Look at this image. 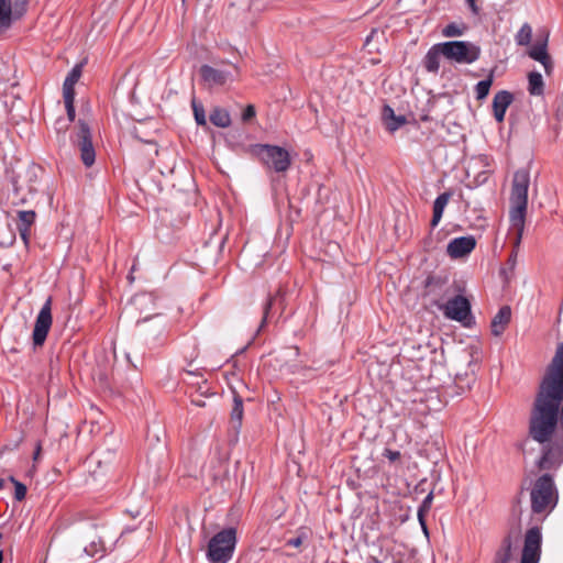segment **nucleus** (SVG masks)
<instances>
[{"label":"nucleus","mask_w":563,"mask_h":563,"mask_svg":"<svg viewBox=\"0 0 563 563\" xmlns=\"http://www.w3.org/2000/svg\"><path fill=\"white\" fill-rule=\"evenodd\" d=\"M63 97H64L65 108H66V112H67V117H68L67 121L70 123L75 120V115H76L75 106H74L75 96L63 95Z\"/></svg>","instance_id":"obj_32"},{"label":"nucleus","mask_w":563,"mask_h":563,"mask_svg":"<svg viewBox=\"0 0 563 563\" xmlns=\"http://www.w3.org/2000/svg\"><path fill=\"white\" fill-rule=\"evenodd\" d=\"M493 81L494 73L490 71L489 76L486 79L481 80L476 84L475 93L477 100H484L488 96Z\"/></svg>","instance_id":"obj_28"},{"label":"nucleus","mask_w":563,"mask_h":563,"mask_svg":"<svg viewBox=\"0 0 563 563\" xmlns=\"http://www.w3.org/2000/svg\"><path fill=\"white\" fill-rule=\"evenodd\" d=\"M532 38V29L530 24L523 23L518 33L516 34V42L518 45H529Z\"/></svg>","instance_id":"obj_31"},{"label":"nucleus","mask_w":563,"mask_h":563,"mask_svg":"<svg viewBox=\"0 0 563 563\" xmlns=\"http://www.w3.org/2000/svg\"><path fill=\"white\" fill-rule=\"evenodd\" d=\"M466 2L468 3L470 8L472 9V11L474 13H477L478 9H477V5L475 3V0H466Z\"/></svg>","instance_id":"obj_42"},{"label":"nucleus","mask_w":563,"mask_h":563,"mask_svg":"<svg viewBox=\"0 0 563 563\" xmlns=\"http://www.w3.org/2000/svg\"><path fill=\"white\" fill-rule=\"evenodd\" d=\"M510 320H511L510 307L503 306L492 320V323H490L492 334L495 336L501 335L505 332Z\"/></svg>","instance_id":"obj_19"},{"label":"nucleus","mask_w":563,"mask_h":563,"mask_svg":"<svg viewBox=\"0 0 563 563\" xmlns=\"http://www.w3.org/2000/svg\"><path fill=\"white\" fill-rule=\"evenodd\" d=\"M200 75L209 87L223 86L233 80V74L225 69L214 68L209 65L200 67Z\"/></svg>","instance_id":"obj_13"},{"label":"nucleus","mask_w":563,"mask_h":563,"mask_svg":"<svg viewBox=\"0 0 563 563\" xmlns=\"http://www.w3.org/2000/svg\"><path fill=\"white\" fill-rule=\"evenodd\" d=\"M81 76V65H75L63 84V95L75 96V85Z\"/></svg>","instance_id":"obj_23"},{"label":"nucleus","mask_w":563,"mask_h":563,"mask_svg":"<svg viewBox=\"0 0 563 563\" xmlns=\"http://www.w3.org/2000/svg\"><path fill=\"white\" fill-rule=\"evenodd\" d=\"M563 398V343L548 365L540 383L529 419L530 437L543 444L538 461L540 470H556L563 463V441H551L559 424V407Z\"/></svg>","instance_id":"obj_1"},{"label":"nucleus","mask_w":563,"mask_h":563,"mask_svg":"<svg viewBox=\"0 0 563 563\" xmlns=\"http://www.w3.org/2000/svg\"><path fill=\"white\" fill-rule=\"evenodd\" d=\"M530 186V172L520 168L515 172L510 190V221L514 228L521 233L528 208V190Z\"/></svg>","instance_id":"obj_2"},{"label":"nucleus","mask_w":563,"mask_h":563,"mask_svg":"<svg viewBox=\"0 0 563 563\" xmlns=\"http://www.w3.org/2000/svg\"><path fill=\"white\" fill-rule=\"evenodd\" d=\"M388 559V553L380 552L379 556H374L373 560L375 563H383Z\"/></svg>","instance_id":"obj_41"},{"label":"nucleus","mask_w":563,"mask_h":563,"mask_svg":"<svg viewBox=\"0 0 563 563\" xmlns=\"http://www.w3.org/2000/svg\"><path fill=\"white\" fill-rule=\"evenodd\" d=\"M209 118L211 123L218 128H228L231 124L230 113L223 108H214Z\"/></svg>","instance_id":"obj_25"},{"label":"nucleus","mask_w":563,"mask_h":563,"mask_svg":"<svg viewBox=\"0 0 563 563\" xmlns=\"http://www.w3.org/2000/svg\"><path fill=\"white\" fill-rule=\"evenodd\" d=\"M531 510L533 514H549L558 504V490L551 475L544 474L537 478L530 490Z\"/></svg>","instance_id":"obj_3"},{"label":"nucleus","mask_w":563,"mask_h":563,"mask_svg":"<svg viewBox=\"0 0 563 563\" xmlns=\"http://www.w3.org/2000/svg\"><path fill=\"white\" fill-rule=\"evenodd\" d=\"M452 197V194L450 191H445L440 194L434 202H433V216L431 219V227L435 228L440 223L444 209L446 205L449 203L450 199Z\"/></svg>","instance_id":"obj_21"},{"label":"nucleus","mask_w":563,"mask_h":563,"mask_svg":"<svg viewBox=\"0 0 563 563\" xmlns=\"http://www.w3.org/2000/svg\"><path fill=\"white\" fill-rule=\"evenodd\" d=\"M380 542H382V547L387 545V541L386 540H382Z\"/></svg>","instance_id":"obj_46"},{"label":"nucleus","mask_w":563,"mask_h":563,"mask_svg":"<svg viewBox=\"0 0 563 563\" xmlns=\"http://www.w3.org/2000/svg\"><path fill=\"white\" fill-rule=\"evenodd\" d=\"M476 246L473 235L455 238L448 244L446 252L452 258H461L470 254Z\"/></svg>","instance_id":"obj_14"},{"label":"nucleus","mask_w":563,"mask_h":563,"mask_svg":"<svg viewBox=\"0 0 563 563\" xmlns=\"http://www.w3.org/2000/svg\"><path fill=\"white\" fill-rule=\"evenodd\" d=\"M253 117H255V108H254V106L249 104V106L244 109V111H243V113H242V119H243L244 121H249V120H250V119H252Z\"/></svg>","instance_id":"obj_38"},{"label":"nucleus","mask_w":563,"mask_h":563,"mask_svg":"<svg viewBox=\"0 0 563 563\" xmlns=\"http://www.w3.org/2000/svg\"><path fill=\"white\" fill-rule=\"evenodd\" d=\"M529 56L539 62L543 67L548 75L551 74L553 69L552 58L548 53V35L542 42L536 43L531 49L529 51Z\"/></svg>","instance_id":"obj_17"},{"label":"nucleus","mask_w":563,"mask_h":563,"mask_svg":"<svg viewBox=\"0 0 563 563\" xmlns=\"http://www.w3.org/2000/svg\"><path fill=\"white\" fill-rule=\"evenodd\" d=\"M542 533L539 527H531L523 538L520 563H539L541 556Z\"/></svg>","instance_id":"obj_10"},{"label":"nucleus","mask_w":563,"mask_h":563,"mask_svg":"<svg viewBox=\"0 0 563 563\" xmlns=\"http://www.w3.org/2000/svg\"><path fill=\"white\" fill-rule=\"evenodd\" d=\"M439 309L443 312L444 317L463 323L464 325H470L473 320L471 312V303L462 295H456L453 298L449 299L443 305H438Z\"/></svg>","instance_id":"obj_8"},{"label":"nucleus","mask_w":563,"mask_h":563,"mask_svg":"<svg viewBox=\"0 0 563 563\" xmlns=\"http://www.w3.org/2000/svg\"><path fill=\"white\" fill-rule=\"evenodd\" d=\"M99 525L95 522H87L80 529V537L82 541L89 540V543L84 547V552L90 556H100L102 558L106 553V545L98 533Z\"/></svg>","instance_id":"obj_11"},{"label":"nucleus","mask_w":563,"mask_h":563,"mask_svg":"<svg viewBox=\"0 0 563 563\" xmlns=\"http://www.w3.org/2000/svg\"><path fill=\"white\" fill-rule=\"evenodd\" d=\"M243 400L239 395H234L233 398V408L231 411V420L234 424V428H240L243 419Z\"/></svg>","instance_id":"obj_27"},{"label":"nucleus","mask_w":563,"mask_h":563,"mask_svg":"<svg viewBox=\"0 0 563 563\" xmlns=\"http://www.w3.org/2000/svg\"><path fill=\"white\" fill-rule=\"evenodd\" d=\"M2 561H3V553H2V551L0 550V563H2Z\"/></svg>","instance_id":"obj_45"},{"label":"nucleus","mask_w":563,"mask_h":563,"mask_svg":"<svg viewBox=\"0 0 563 563\" xmlns=\"http://www.w3.org/2000/svg\"><path fill=\"white\" fill-rule=\"evenodd\" d=\"M279 297H282L280 290H278L275 296H268V298L266 299V301L263 306V318H262L261 324L258 327V331H261L267 323L271 310Z\"/></svg>","instance_id":"obj_29"},{"label":"nucleus","mask_w":563,"mask_h":563,"mask_svg":"<svg viewBox=\"0 0 563 563\" xmlns=\"http://www.w3.org/2000/svg\"><path fill=\"white\" fill-rule=\"evenodd\" d=\"M26 8L27 0H14L12 4L13 21L19 20L26 12Z\"/></svg>","instance_id":"obj_33"},{"label":"nucleus","mask_w":563,"mask_h":563,"mask_svg":"<svg viewBox=\"0 0 563 563\" xmlns=\"http://www.w3.org/2000/svg\"><path fill=\"white\" fill-rule=\"evenodd\" d=\"M52 299L48 298L42 306L33 329L32 340L34 346H42L52 327Z\"/></svg>","instance_id":"obj_12"},{"label":"nucleus","mask_w":563,"mask_h":563,"mask_svg":"<svg viewBox=\"0 0 563 563\" xmlns=\"http://www.w3.org/2000/svg\"><path fill=\"white\" fill-rule=\"evenodd\" d=\"M250 152L268 169L276 173H285L291 165L290 155L287 150L278 145L254 144Z\"/></svg>","instance_id":"obj_4"},{"label":"nucleus","mask_w":563,"mask_h":563,"mask_svg":"<svg viewBox=\"0 0 563 563\" xmlns=\"http://www.w3.org/2000/svg\"><path fill=\"white\" fill-rule=\"evenodd\" d=\"M383 455L388 459L389 462L394 463L400 459V452L396 450L385 449Z\"/></svg>","instance_id":"obj_37"},{"label":"nucleus","mask_w":563,"mask_h":563,"mask_svg":"<svg viewBox=\"0 0 563 563\" xmlns=\"http://www.w3.org/2000/svg\"><path fill=\"white\" fill-rule=\"evenodd\" d=\"M432 500H433V494L429 493L424 497V499L422 500L421 505L418 508V519H419V522L421 523V526H422V528H423V530L426 532H427V526H426V522H424V516L431 509Z\"/></svg>","instance_id":"obj_30"},{"label":"nucleus","mask_w":563,"mask_h":563,"mask_svg":"<svg viewBox=\"0 0 563 563\" xmlns=\"http://www.w3.org/2000/svg\"><path fill=\"white\" fill-rule=\"evenodd\" d=\"M26 202H27L26 197L25 196L20 197V189L14 184V190H13L11 203L13 206H22V205H25Z\"/></svg>","instance_id":"obj_36"},{"label":"nucleus","mask_w":563,"mask_h":563,"mask_svg":"<svg viewBox=\"0 0 563 563\" xmlns=\"http://www.w3.org/2000/svg\"><path fill=\"white\" fill-rule=\"evenodd\" d=\"M441 57L445 58L443 42L432 45L422 59L423 68L430 74H438L440 70Z\"/></svg>","instance_id":"obj_15"},{"label":"nucleus","mask_w":563,"mask_h":563,"mask_svg":"<svg viewBox=\"0 0 563 563\" xmlns=\"http://www.w3.org/2000/svg\"><path fill=\"white\" fill-rule=\"evenodd\" d=\"M301 544H302V537L301 536H298V537H295V538H290L286 542V545L292 547V548H298Z\"/></svg>","instance_id":"obj_40"},{"label":"nucleus","mask_w":563,"mask_h":563,"mask_svg":"<svg viewBox=\"0 0 563 563\" xmlns=\"http://www.w3.org/2000/svg\"><path fill=\"white\" fill-rule=\"evenodd\" d=\"M68 121L65 120V119H58L56 120L55 122V130L59 133V132H64L66 131V129L68 128Z\"/></svg>","instance_id":"obj_39"},{"label":"nucleus","mask_w":563,"mask_h":563,"mask_svg":"<svg viewBox=\"0 0 563 563\" xmlns=\"http://www.w3.org/2000/svg\"><path fill=\"white\" fill-rule=\"evenodd\" d=\"M382 118L386 129L391 133L397 131L399 128L407 123L406 117L396 115L394 109L388 104L384 106L382 111Z\"/></svg>","instance_id":"obj_20"},{"label":"nucleus","mask_w":563,"mask_h":563,"mask_svg":"<svg viewBox=\"0 0 563 563\" xmlns=\"http://www.w3.org/2000/svg\"><path fill=\"white\" fill-rule=\"evenodd\" d=\"M467 30L468 26L464 22H452L441 30V34L444 37H460L463 36Z\"/></svg>","instance_id":"obj_26"},{"label":"nucleus","mask_w":563,"mask_h":563,"mask_svg":"<svg viewBox=\"0 0 563 563\" xmlns=\"http://www.w3.org/2000/svg\"><path fill=\"white\" fill-rule=\"evenodd\" d=\"M16 229L24 244L27 245L30 238V229L35 222L36 213L33 210H20L16 212Z\"/></svg>","instance_id":"obj_18"},{"label":"nucleus","mask_w":563,"mask_h":563,"mask_svg":"<svg viewBox=\"0 0 563 563\" xmlns=\"http://www.w3.org/2000/svg\"><path fill=\"white\" fill-rule=\"evenodd\" d=\"M236 544V530L225 528L216 533L208 543L207 558L211 563H227L232 556Z\"/></svg>","instance_id":"obj_5"},{"label":"nucleus","mask_w":563,"mask_h":563,"mask_svg":"<svg viewBox=\"0 0 563 563\" xmlns=\"http://www.w3.org/2000/svg\"><path fill=\"white\" fill-rule=\"evenodd\" d=\"M4 485V481L2 478H0V489L3 487Z\"/></svg>","instance_id":"obj_44"},{"label":"nucleus","mask_w":563,"mask_h":563,"mask_svg":"<svg viewBox=\"0 0 563 563\" xmlns=\"http://www.w3.org/2000/svg\"><path fill=\"white\" fill-rule=\"evenodd\" d=\"M13 22L11 0H0V32L8 30Z\"/></svg>","instance_id":"obj_22"},{"label":"nucleus","mask_w":563,"mask_h":563,"mask_svg":"<svg viewBox=\"0 0 563 563\" xmlns=\"http://www.w3.org/2000/svg\"><path fill=\"white\" fill-rule=\"evenodd\" d=\"M528 91L532 96H542L544 92V81L542 75L538 71H531L528 75Z\"/></svg>","instance_id":"obj_24"},{"label":"nucleus","mask_w":563,"mask_h":563,"mask_svg":"<svg viewBox=\"0 0 563 563\" xmlns=\"http://www.w3.org/2000/svg\"><path fill=\"white\" fill-rule=\"evenodd\" d=\"M443 48L445 51V59L460 65L474 64L482 54L481 46L470 41L443 42Z\"/></svg>","instance_id":"obj_6"},{"label":"nucleus","mask_w":563,"mask_h":563,"mask_svg":"<svg viewBox=\"0 0 563 563\" xmlns=\"http://www.w3.org/2000/svg\"><path fill=\"white\" fill-rule=\"evenodd\" d=\"M73 143L78 147L84 165L86 167L92 166L96 161V152L90 128L84 121H79L78 131L73 136Z\"/></svg>","instance_id":"obj_9"},{"label":"nucleus","mask_w":563,"mask_h":563,"mask_svg":"<svg viewBox=\"0 0 563 563\" xmlns=\"http://www.w3.org/2000/svg\"><path fill=\"white\" fill-rule=\"evenodd\" d=\"M40 450H41V448L38 446V448H37V450H36V452H35L34 459H36V457H37V455H38V453H40Z\"/></svg>","instance_id":"obj_43"},{"label":"nucleus","mask_w":563,"mask_h":563,"mask_svg":"<svg viewBox=\"0 0 563 563\" xmlns=\"http://www.w3.org/2000/svg\"><path fill=\"white\" fill-rule=\"evenodd\" d=\"M192 109H194L195 120H196L197 124L206 125L207 120H206V114H205V110H203L202 106H198V104H196V102H192Z\"/></svg>","instance_id":"obj_35"},{"label":"nucleus","mask_w":563,"mask_h":563,"mask_svg":"<svg viewBox=\"0 0 563 563\" xmlns=\"http://www.w3.org/2000/svg\"><path fill=\"white\" fill-rule=\"evenodd\" d=\"M514 101V95L507 90L495 93L493 99V113L498 123L505 120L506 111Z\"/></svg>","instance_id":"obj_16"},{"label":"nucleus","mask_w":563,"mask_h":563,"mask_svg":"<svg viewBox=\"0 0 563 563\" xmlns=\"http://www.w3.org/2000/svg\"><path fill=\"white\" fill-rule=\"evenodd\" d=\"M11 482L14 484V497L16 500H22L25 498L26 495V486L20 482H18L14 477L10 478Z\"/></svg>","instance_id":"obj_34"},{"label":"nucleus","mask_w":563,"mask_h":563,"mask_svg":"<svg viewBox=\"0 0 563 563\" xmlns=\"http://www.w3.org/2000/svg\"><path fill=\"white\" fill-rule=\"evenodd\" d=\"M521 539V529L519 527L510 528L495 551L492 563H515L518 559Z\"/></svg>","instance_id":"obj_7"}]
</instances>
